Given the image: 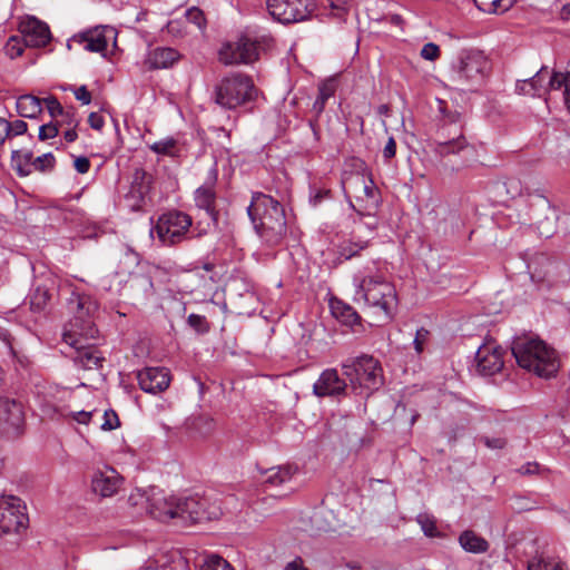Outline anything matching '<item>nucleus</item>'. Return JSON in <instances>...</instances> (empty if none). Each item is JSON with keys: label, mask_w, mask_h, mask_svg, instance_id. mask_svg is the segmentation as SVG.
<instances>
[{"label": "nucleus", "mask_w": 570, "mask_h": 570, "mask_svg": "<svg viewBox=\"0 0 570 570\" xmlns=\"http://www.w3.org/2000/svg\"><path fill=\"white\" fill-rule=\"evenodd\" d=\"M367 247V242L344 243L340 246V257L348 261L355 257L361 250Z\"/></svg>", "instance_id": "a19ab883"}, {"label": "nucleus", "mask_w": 570, "mask_h": 570, "mask_svg": "<svg viewBox=\"0 0 570 570\" xmlns=\"http://www.w3.org/2000/svg\"><path fill=\"white\" fill-rule=\"evenodd\" d=\"M17 112L23 118H36L42 111V100L33 95H22L17 99Z\"/></svg>", "instance_id": "c756f323"}, {"label": "nucleus", "mask_w": 570, "mask_h": 570, "mask_svg": "<svg viewBox=\"0 0 570 570\" xmlns=\"http://www.w3.org/2000/svg\"><path fill=\"white\" fill-rule=\"evenodd\" d=\"M568 82V72H553L551 76L548 75L547 87L548 92L551 90L566 89Z\"/></svg>", "instance_id": "c03bdc74"}, {"label": "nucleus", "mask_w": 570, "mask_h": 570, "mask_svg": "<svg viewBox=\"0 0 570 570\" xmlns=\"http://www.w3.org/2000/svg\"><path fill=\"white\" fill-rule=\"evenodd\" d=\"M77 100L81 101L83 105H89L91 102V94L88 91L86 86H80L73 91Z\"/></svg>", "instance_id": "052dcab7"}, {"label": "nucleus", "mask_w": 570, "mask_h": 570, "mask_svg": "<svg viewBox=\"0 0 570 570\" xmlns=\"http://www.w3.org/2000/svg\"><path fill=\"white\" fill-rule=\"evenodd\" d=\"M131 287L142 288L146 296L153 294V281L150 276L145 274L135 275L131 277Z\"/></svg>", "instance_id": "a18cd8bd"}, {"label": "nucleus", "mask_w": 570, "mask_h": 570, "mask_svg": "<svg viewBox=\"0 0 570 570\" xmlns=\"http://www.w3.org/2000/svg\"><path fill=\"white\" fill-rule=\"evenodd\" d=\"M429 332L424 328H420L416 331V336L414 338L415 350L417 352L422 351V341L428 336Z\"/></svg>", "instance_id": "774afa93"}, {"label": "nucleus", "mask_w": 570, "mask_h": 570, "mask_svg": "<svg viewBox=\"0 0 570 570\" xmlns=\"http://www.w3.org/2000/svg\"><path fill=\"white\" fill-rule=\"evenodd\" d=\"M149 148L155 154L169 157H178L180 151L177 140L171 137L155 141Z\"/></svg>", "instance_id": "e433bc0d"}, {"label": "nucleus", "mask_w": 570, "mask_h": 570, "mask_svg": "<svg viewBox=\"0 0 570 570\" xmlns=\"http://www.w3.org/2000/svg\"><path fill=\"white\" fill-rule=\"evenodd\" d=\"M73 166L79 174H86L90 169V160L85 156H80L75 159Z\"/></svg>", "instance_id": "e2e57ef3"}, {"label": "nucleus", "mask_w": 570, "mask_h": 570, "mask_svg": "<svg viewBox=\"0 0 570 570\" xmlns=\"http://www.w3.org/2000/svg\"><path fill=\"white\" fill-rule=\"evenodd\" d=\"M471 145L468 142L463 126L456 118L444 119L443 124L438 128L436 136L433 141V151L440 157L458 155Z\"/></svg>", "instance_id": "1a4fd4ad"}, {"label": "nucleus", "mask_w": 570, "mask_h": 570, "mask_svg": "<svg viewBox=\"0 0 570 570\" xmlns=\"http://www.w3.org/2000/svg\"><path fill=\"white\" fill-rule=\"evenodd\" d=\"M29 523L26 505L14 495L0 497V535L19 533Z\"/></svg>", "instance_id": "9d476101"}, {"label": "nucleus", "mask_w": 570, "mask_h": 570, "mask_svg": "<svg viewBox=\"0 0 570 570\" xmlns=\"http://www.w3.org/2000/svg\"><path fill=\"white\" fill-rule=\"evenodd\" d=\"M440 56V48L433 42H428L421 49V57L429 61H434Z\"/></svg>", "instance_id": "5fc2aeb1"}, {"label": "nucleus", "mask_w": 570, "mask_h": 570, "mask_svg": "<svg viewBox=\"0 0 570 570\" xmlns=\"http://www.w3.org/2000/svg\"><path fill=\"white\" fill-rule=\"evenodd\" d=\"M475 6L483 12L499 13L505 12L511 6V1L505 0H473Z\"/></svg>", "instance_id": "4c0bfd02"}, {"label": "nucleus", "mask_w": 570, "mask_h": 570, "mask_svg": "<svg viewBox=\"0 0 570 570\" xmlns=\"http://www.w3.org/2000/svg\"><path fill=\"white\" fill-rule=\"evenodd\" d=\"M541 202L547 208L548 214L542 220H537V228L542 237L549 238L556 232L558 215L556 209L550 207L547 199L543 198Z\"/></svg>", "instance_id": "72a5a7b5"}, {"label": "nucleus", "mask_w": 570, "mask_h": 570, "mask_svg": "<svg viewBox=\"0 0 570 570\" xmlns=\"http://www.w3.org/2000/svg\"><path fill=\"white\" fill-rule=\"evenodd\" d=\"M206 501L197 497H187L177 499L176 519L184 524L203 522L210 519L207 513Z\"/></svg>", "instance_id": "dca6fc26"}, {"label": "nucleus", "mask_w": 570, "mask_h": 570, "mask_svg": "<svg viewBox=\"0 0 570 570\" xmlns=\"http://www.w3.org/2000/svg\"><path fill=\"white\" fill-rule=\"evenodd\" d=\"M492 62L484 51L476 48L459 50L449 67V79L462 91L475 92L485 85Z\"/></svg>", "instance_id": "f03ea898"}, {"label": "nucleus", "mask_w": 570, "mask_h": 570, "mask_svg": "<svg viewBox=\"0 0 570 570\" xmlns=\"http://www.w3.org/2000/svg\"><path fill=\"white\" fill-rule=\"evenodd\" d=\"M59 126L67 125L68 127L77 128L79 119L77 118L76 109L73 107L66 108L61 116V121H58Z\"/></svg>", "instance_id": "6e6d98bb"}, {"label": "nucleus", "mask_w": 570, "mask_h": 570, "mask_svg": "<svg viewBox=\"0 0 570 570\" xmlns=\"http://www.w3.org/2000/svg\"><path fill=\"white\" fill-rule=\"evenodd\" d=\"M185 17H186V20L188 22L194 23L199 29H202L205 26V21L206 20H205V17H204V12L199 8H197V7L189 8L186 11Z\"/></svg>", "instance_id": "09e8293b"}, {"label": "nucleus", "mask_w": 570, "mask_h": 570, "mask_svg": "<svg viewBox=\"0 0 570 570\" xmlns=\"http://www.w3.org/2000/svg\"><path fill=\"white\" fill-rule=\"evenodd\" d=\"M218 179L217 165L214 164L208 170L207 177L202 186L194 193L195 206L206 212L210 218L212 225H218V210L216 209V184Z\"/></svg>", "instance_id": "f8f14e48"}, {"label": "nucleus", "mask_w": 570, "mask_h": 570, "mask_svg": "<svg viewBox=\"0 0 570 570\" xmlns=\"http://www.w3.org/2000/svg\"><path fill=\"white\" fill-rule=\"evenodd\" d=\"M177 497H166L160 490H153L147 498V511L156 520L167 522L176 519Z\"/></svg>", "instance_id": "a211bd4d"}, {"label": "nucleus", "mask_w": 570, "mask_h": 570, "mask_svg": "<svg viewBox=\"0 0 570 570\" xmlns=\"http://www.w3.org/2000/svg\"><path fill=\"white\" fill-rule=\"evenodd\" d=\"M344 375L350 380L353 389H363L372 392L383 384V370L380 362L370 355L348 358L342 364Z\"/></svg>", "instance_id": "0eeeda50"}, {"label": "nucleus", "mask_w": 570, "mask_h": 570, "mask_svg": "<svg viewBox=\"0 0 570 570\" xmlns=\"http://www.w3.org/2000/svg\"><path fill=\"white\" fill-rule=\"evenodd\" d=\"M10 122L4 118L0 117V147L6 141L7 137L10 135Z\"/></svg>", "instance_id": "338daca9"}, {"label": "nucleus", "mask_w": 570, "mask_h": 570, "mask_svg": "<svg viewBox=\"0 0 570 570\" xmlns=\"http://www.w3.org/2000/svg\"><path fill=\"white\" fill-rule=\"evenodd\" d=\"M396 154V142L393 137H390L384 149H383V157L386 160H390L393 158Z\"/></svg>", "instance_id": "0e129e2a"}, {"label": "nucleus", "mask_w": 570, "mask_h": 570, "mask_svg": "<svg viewBox=\"0 0 570 570\" xmlns=\"http://www.w3.org/2000/svg\"><path fill=\"white\" fill-rule=\"evenodd\" d=\"M334 86L332 83L322 85L318 88V95L313 102L311 112H313L314 117L308 120V125L316 141L320 140L318 118L324 111L327 100L334 95Z\"/></svg>", "instance_id": "a878e982"}, {"label": "nucleus", "mask_w": 570, "mask_h": 570, "mask_svg": "<svg viewBox=\"0 0 570 570\" xmlns=\"http://www.w3.org/2000/svg\"><path fill=\"white\" fill-rule=\"evenodd\" d=\"M42 104L46 105L48 112L52 118L61 117L66 110L58 99L52 96L42 99Z\"/></svg>", "instance_id": "49530a36"}, {"label": "nucleus", "mask_w": 570, "mask_h": 570, "mask_svg": "<svg viewBox=\"0 0 570 570\" xmlns=\"http://www.w3.org/2000/svg\"><path fill=\"white\" fill-rule=\"evenodd\" d=\"M107 32L112 33V30L107 28H95L82 32L79 36H75L72 41L81 45L87 51L104 52L108 46Z\"/></svg>", "instance_id": "b1692460"}, {"label": "nucleus", "mask_w": 570, "mask_h": 570, "mask_svg": "<svg viewBox=\"0 0 570 570\" xmlns=\"http://www.w3.org/2000/svg\"><path fill=\"white\" fill-rule=\"evenodd\" d=\"M258 56V43L246 37L235 42H226L219 50V60L224 65L252 63Z\"/></svg>", "instance_id": "ddd939ff"}, {"label": "nucleus", "mask_w": 570, "mask_h": 570, "mask_svg": "<svg viewBox=\"0 0 570 570\" xmlns=\"http://www.w3.org/2000/svg\"><path fill=\"white\" fill-rule=\"evenodd\" d=\"M153 177L144 169H136L126 200L131 210H140L151 188Z\"/></svg>", "instance_id": "6ab92c4d"}, {"label": "nucleus", "mask_w": 570, "mask_h": 570, "mask_svg": "<svg viewBox=\"0 0 570 570\" xmlns=\"http://www.w3.org/2000/svg\"><path fill=\"white\" fill-rule=\"evenodd\" d=\"M69 308L76 312L75 321L86 322V317L91 316L98 308V304L88 295L73 293L69 299ZM77 323L72 324L76 327Z\"/></svg>", "instance_id": "cd10ccee"}, {"label": "nucleus", "mask_w": 570, "mask_h": 570, "mask_svg": "<svg viewBox=\"0 0 570 570\" xmlns=\"http://www.w3.org/2000/svg\"><path fill=\"white\" fill-rule=\"evenodd\" d=\"M291 466H273L265 471L264 484L267 489L281 487L292 480Z\"/></svg>", "instance_id": "7c9ffc66"}, {"label": "nucleus", "mask_w": 570, "mask_h": 570, "mask_svg": "<svg viewBox=\"0 0 570 570\" xmlns=\"http://www.w3.org/2000/svg\"><path fill=\"white\" fill-rule=\"evenodd\" d=\"M32 164L35 169L45 171L46 169L53 167L55 157L51 153H48L35 158Z\"/></svg>", "instance_id": "8fccbe9b"}, {"label": "nucleus", "mask_w": 570, "mask_h": 570, "mask_svg": "<svg viewBox=\"0 0 570 570\" xmlns=\"http://www.w3.org/2000/svg\"><path fill=\"white\" fill-rule=\"evenodd\" d=\"M12 165L17 170V174L21 177L31 174L33 168V156L32 153L22 154L19 150H13L11 156Z\"/></svg>", "instance_id": "c9c22d12"}, {"label": "nucleus", "mask_w": 570, "mask_h": 570, "mask_svg": "<svg viewBox=\"0 0 570 570\" xmlns=\"http://www.w3.org/2000/svg\"><path fill=\"white\" fill-rule=\"evenodd\" d=\"M62 400L50 391L38 394V404L45 416L53 417L60 413Z\"/></svg>", "instance_id": "473e14b6"}, {"label": "nucleus", "mask_w": 570, "mask_h": 570, "mask_svg": "<svg viewBox=\"0 0 570 570\" xmlns=\"http://www.w3.org/2000/svg\"><path fill=\"white\" fill-rule=\"evenodd\" d=\"M121 483V478L118 472L112 468H107L104 471H97L91 480L92 491L102 498L114 495Z\"/></svg>", "instance_id": "5701e85b"}, {"label": "nucleus", "mask_w": 570, "mask_h": 570, "mask_svg": "<svg viewBox=\"0 0 570 570\" xmlns=\"http://www.w3.org/2000/svg\"><path fill=\"white\" fill-rule=\"evenodd\" d=\"M331 311L333 316L344 325L353 327L361 324V316L355 308L342 301H333L331 303Z\"/></svg>", "instance_id": "c85d7f7f"}, {"label": "nucleus", "mask_w": 570, "mask_h": 570, "mask_svg": "<svg viewBox=\"0 0 570 570\" xmlns=\"http://www.w3.org/2000/svg\"><path fill=\"white\" fill-rule=\"evenodd\" d=\"M416 521L426 537L434 538L439 535L434 517L429 513H420Z\"/></svg>", "instance_id": "ea45409f"}, {"label": "nucleus", "mask_w": 570, "mask_h": 570, "mask_svg": "<svg viewBox=\"0 0 570 570\" xmlns=\"http://www.w3.org/2000/svg\"><path fill=\"white\" fill-rule=\"evenodd\" d=\"M459 542L465 551L471 553H483L489 549L488 541L471 530L462 532Z\"/></svg>", "instance_id": "2f4dec72"}, {"label": "nucleus", "mask_w": 570, "mask_h": 570, "mask_svg": "<svg viewBox=\"0 0 570 570\" xmlns=\"http://www.w3.org/2000/svg\"><path fill=\"white\" fill-rule=\"evenodd\" d=\"M343 191L348 206L361 218L372 216L379 209L381 196L371 177L363 174H350L342 180Z\"/></svg>", "instance_id": "39448f33"}, {"label": "nucleus", "mask_w": 570, "mask_h": 570, "mask_svg": "<svg viewBox=\"0 0 570 570\" xmlns=\"http://www.w3.org/2000/svg\"><path fill=\"white\" fill-rule=\"evenodd\" d=\"M547 79L548 70L542 67L533 77L518 82L517 88L522 95L543 97L548 94Z\"/></svg>", "instance_id": "bb28decb"}, {"label": "nucleus", "mask_w": 570, "mask_h": 570, "mask_svg": "<svg viewBox=\"0 0 570 570\" xmlns=\"http://www.w3.org/2000/svg\"><path fill=\"white\" fill-rule=\"evenodd\" d=\"M20 30L26 47H45L51 39L49 27L36 18L22 22Z\"/></svg>", "instance_id": "4be33fe9"}, {"label": "nucleus", "mask_w": 570, "mask_h": 570, "mask_svg": "<svg viewBox=\"0 0 570 570\" xmlns=\"http://www.w3.org/2000/svg\"><path fill=\"white\" fill-rule=\"evenodd\" d=\"M247 214L255 232L267 246L279 245L287 232L284 207L269 195L255 193Z\"/></svg>", "instance_id": "f257e3e1"}, {"label": "nucleus", "mask_w": 570, "mask_h": 570, "mask_svg": "<svg viewBox=\"0 0 570 570\" xmlns=\"http://www.w3.org/2000/svg\"><path fill=\"white\" fill-rule=\"evenodd\" d=\"M78 332L70 330L63 334V341L76 350L73 361L85 370H94L102 366L105 361L100 352L94 346H85L80 338H77ZM79 335H82L80 332Z\"/></svg>", "instance_id": "4468645a"}, {"label": "nucleus", "mask_w": 570, "mask_h": 570, "mask_svg": "<svg viewBox=\"0 0 570 570\" xmlns=\"http://www.w3.org/2000/svg\"><path fill=\"white\" fill-rule=\"evenodd\" d=\"M528 570H563V563L554 557L538 553L529 560Z\"/></svg>", "instance_id": "f704fd0d"}, {"label": "nucleus", "mask_w": 570, "mask_h": 570, "mask_svg": "<svg viewBox=\"0 0 570 570\" xmlns=\"http://www.w3.org/2000/svg\"><path fill=\"white\" fill-rule=\"evenodd\" d=\"M137 380L144 392L157 394L168 389L170 375L165 367H146L137 373Z\"/></svg>", "instance_id": "412c9836"}, {"label": "nucleus", "mask_w": 570, "mask_h": 570, "mask_svg": "<svg viewBox=\"0 0 570 570\" xmlns=\"http://www.w3.org/2000/svg\"><path fill=\"white\" fill-rule=\"evenodd\" d=\"M120 422L118 415L115 411L108 410L104 413V423L101 424V429L106 431L115 430L119 426Z\"/></svg>", "instance_id": "603ef678"}, {"label": "nucleus", "mask_w": 570, "mask_h": 570, "mask_svg": "<svg viewBox=\"0 0 570 570\" xmlns=\"http://www.w3.org/2000/svg\"><path fill=\"white\" fill-rule=\"evenodd\" d=\"M353 283L356 287V295L366 305L380 308L387 317L392 316L397 306L396 291L374 263L357 271Z\"/></svg>", "instance_id": "20e7f679"}, {"label": "nucleus", "mask_w": 570, "mask_h": 570, "mask_svg": "<svg viewBox=\"0 0 570 570\" xmlns=\"http://www.w3.org/2000/svg\"><path fill=\"white\" fill-rule=\"evenodd\" d=\"M88 122L95 130H101L105 126V119L98 112H90L88 116Z\"/></svg>", "instance_id": "bf43d9fd"}, {"label": "nucleus", "mask_w": 570, "mask_h": 570, "mask_svg": "<svg viewBox=\"0 0 570 570\" xmlns=\"http://www.w3.org/2000/svg\"><path fill=\"white\" fill-rule=\"evenodd\" d=\"M118 278L119 277V274L117 272L110 274V275H107L105 276L104 278H101L100 281V286L102 289L105 291H108V292H119L120 291V284L122 282V279H119V283H118V287H114L111 282H110V278Z\"/></svg>", "instance_id": "13d9d810"}, {"label": "nucleus", "mask_w": 570, "mask_h": 570, "mask_svg": "<svg viewBox=\"0 0 570 570\" xmlns=\"http://www.w3.org/2000/svg\"><path fill=\"white\" fill-rule=\"evenodd\" d=\"M540 465L537 462H527L518 469V472L522 475L538 474Z\"/></svg>", "instance_id": "680f3d73"}, {"label": "nucleus", "mask_w": 570, "mask_h": 570, "mask_svg": "<svg viewBox=\"0 0 570 570\" xmlns=\"http://www.w3.org/2000/svg\"><path fill=\"white\" fill-rule=\"evenodd\" d=\"M23 47L24 43L22 38L20 39L17 36H12L6 43V52L11 59H13L20 57L23 53Z\"/></svg>", "instance_id": "37998d69"}, {"label": "nucleus", "mask_w": 570, "mask_h": 570, "mask_svg": "<svg viewBox=\"0 0 570 570\" xmlns=\"http://www.w3.org/2000/svg\"><path fill=\"white\" fill-rule=\"evenodd\" d=\"M476 371L485 376H491L503 367V354L494 342L482 344L475 353Z\"/></svg>", "instance_id": "2eb2a0df"}, {"label": "nucleus", "mask_w": 570, "mask_h": 570, "mask_svg": "<svg viewBox=\"0 0 570 570\" xmlns=\"http://www.w3.org/2000/svg\"><path fill=\"white\" fill-rule=\"evenodd\" d=\"M511 351L518 365L544 379L554 376L560 368L557 351L537 337H517Z\"/></svg>", "instance_id": "7ed1b4c3"}, {"label": "nucleus", "mask_w": 570, "mask_h": 570, "mask_svg": "<svg viewBox=\"0 0 570 570\" xmlns=\"http://www.w3.org/2000/svg\"><path fill=\"white\" fill-rule=\"evenodd\" d=\"M269 14L284 24L306 20L313 9L311 0H267Z\"/></svg>", "instance_id": "9b49d317"}, {"label": "nucleus", "mask_w": 570, "mask_h": 570, "mask_svg": "<svg viewBox=\"0 0 570 570\" xmlns=\"http://www.w3.org/2000/svg\"><path fill=\"white\" fill-rule=\"evenodd\" d=\"M10 134H13L14 136L23 135L28 129V125L23 120H14L13 122H10Z\"/></svg>", "instance_id": "69168bd1"}, {"label": "nucleus", "mask_w": 570, "mask_h": 570, "mask_svg": "<svg viewBox=\"0 0 570 570\" xmlns=\"http://www.w3.org/2000/svg\"><path fill=\"white\" fill-rule=\"evenodd\" d=\"M59 134V122L50 121L48 124H45L40 126L39 128V139L40 140H47L50 138H55Z\"/></svg>", "instance_id": "de8ad7c7"}, {"label": "nucleus", "mask_w": 570, "mask_h": 570, "mask_svg": "<svg viewBox=\"0 0 570 570\" xmlns=\"http://www.w3.org/2000/svg\"><path fill=\"white\" fill-rule=\"evenodd\" d=\"M199 570H234V568L222 557L212 554L204 560Z\"/></svg>", "instance_id": "58836bf2"}, {"label": "nucleus", "mask_w": 570, "mask_h": 570, "mask_svg": "<svg viewBox=\"0 0 570 570\" xmlns=\"http://www.w3.org/2000/svg\"><path fill=\"white\" fill-rule=\"evenodd\" d=\"M257 88L253 79L240 72H233L219 80L214 89L215 102L224 109H236L254 101Z\"/></svg>", "instance_id": "423d86ee"}, {"label": "nucleus", "mask_w": 570, "mask_h": 570, "mask_svg": "<svg viewBox=\"0 0 570 570\" xmlns=\"http://www.w3.org/2000/svg\"><path fill=\"white\" fill-rule=\"evenodd\" d=\"M330 8L336 11V16L341 17L348 10L350 0H326Z\"/></svg>", "instance_id": "4d7b16f0"}, {"label": "nucleus", "mask_w": 570, "mask_h": 570, "mask_svg": "<svg viewBox=\"0 0 570 570\" xmlns=\"http://www.w3.org/2000/svg\"><path fill=\"white\" fill-rule=\"evenodd\" d=\"M479 442L483 443L491 450H501L507 445V440L501 436L490 438L487 435L479 436Z\"/></svg>", "instance_id": "864d4df0"}, {"label": "nucleus", "mask_w": 570, "mask_h": 570, "mask_svg": "<svg viewBox=\"0 0 570 570\" xmlns=\"http://www.w3.org/2000/svg\"><path fill=\"white\" fill-rule=\"evenodd\" d=\"M193 225V218L180 210H169L161 214L150 229V236H157L164 246H174L187 239Z\"/></svg>", "instance_id": "6e6552de"}, {"label": "nucleus", "mask_w": 570, "mask_h": 570, "mask_svg": "<svg viewBox=\"0 0 570 570\" xmlns=\"http://www.w3.org/2000/svg\"><path fill=\"white\" fill-rule=\"evenodd\" d=\"M24 421L22 405L0 397V433L18 434Z\"/></svg>", "instance_id": "aec40b11"}, {"label": "nucleus", "mask_w": 570, "mask_h": 570, "mask_svg": "<svg viewBox=\"0 0 570 570\" xmlns=\"http://www.w3.org/2000/svg\"><path fill=\"white\" fill-rule=\"evenodd\" d=\"M178 51L169 47H157L150 50L145 59L149 69H166L179 60Z\"/></svg>", "instance_id": "393cba45"}, {"label": "nucleus", "mask_w": 570, "mask_h": 570, "mask_svg": "<svg viewBox=\"0 0 570 570\" xmlns=\"http://www.w3.org/2000/svg\"><path fill=\"white\" fill-rule=\"evenodd\" d=\"M347 384L340 377L337 370H324L313 385V393L318 397H341L346 394Z\"/></svg>", "instance_id": "f3484780"}, {"label": "nucleus", "mask_w": 570, "mask_h": 570, "mask_svg": "<svg viewBox=\"0 0 570 570\" xmlns=\"http://www.w3.org/2000/svg\"><path fill=\"white\" fill-rule=\"evenodd\" d=\"M331 197V190L327 188L311 187L309 190V203L313 206L320 205L324 199Z\"/></svg>", "instance_id": "3c124183"}, {"label": "nucleus", "mask_w": 570, "mask_h": 570, "mask_svg": "<svg viewBox=\"0 0 570 570\" xmlns=\"http://www.w3.org/2000/svg\"><path fill=\"white\" fill-rule=\"evenodd\" d=\"M50 294L47 289L37 287L30 298L31 308L35 311H41L48 304Z\"/></svg>", "instance_id": "79ce46f5"}]
</instances>
